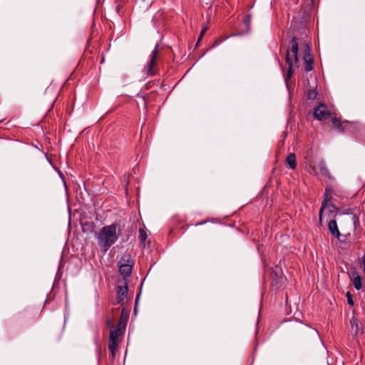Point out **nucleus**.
<instances>
[{
  "label": "nucleus",
  "mask_w": 365,
  "mask_h": 365,
  "mask_svg": "<svg viewBox=\"0 0 365 365\" xmlns=\"http://www.w3.org/2000/svg\"><path fill=\"white\" fill-rule=\"evenodd\" d=\"M123 226L115 222L103 227L97 235L98 245L102 252L106 253L113 245L121 235Z\"/></svg>",
  "instance_id": "obj_1"
},
{
  "label": "nucleus",
  "mask_w": 365,
  "mask_h": 365,
  "mask_svg": "<svg viewBox=\"0 0 365 365\" xmlns=\"http://www.w3.org/2000/svg\"><path fill=\"white\" fill-rule=\"evenodd\" d=\"M160 44L156 43L154 49L152 51L151 53L149 56V60L147 64L144 66L143 70V73L144 76H154L157 73L156 66H157V56L158 53V48Z\"/></svg>",
  "instance_id": "obj_2"
},
{
  "label": "nucleus",
  "mask_w": 365,
  "mask_h": 365,
  "mask_svg": "<svg viewBox=\"0 0 365 365\" xmlns=\"http://www.w3.org/2000/svg\"><path fill=\"white\" fill-rule=\"evenodd\" d=\"M120 329L116 327L110 331L108 340V349L110 352V358L114 360L115 357V351L118 346L119 336H120Z\"/></svg>",
  "instance_id": "obj_3"
},
{
  "label": "nucleus",
  "mask_w": 365,
  "mask_h": 365,
  "mask_svg": "<svg viewBox=\"0 0 365 365\" xmlns=\"http://www.w3.org/2000/svg\"><path fill=\"white\" fill-rule=\"evenodd\" d=\"M298 51L299 48L297 38L294 36L289 41V47L287 49L286 59L287 58L292 59L297 64L299 61Z\"/></svg>",
  "instance_id": "obj_4"
},
{
  "label": "nucleus",
  "mask_w": 365,
  "mask_h": 365,
  "mask_svg": "<svg viewBox=\"0 0 365 365\" xmlns=\"http://www.w3.org/2000/svg\"><path fill=\"white\" fill-rule=\"evenodd\" d=\"M330 116L327 106L324 103H319L314 110V117L318 120H323Z\"/></svg>",
  "instance_id": "obj_5"
},
{
  "label": "nucleus",
  "mask_w": 365,
  "mask_h": 365,
  "mask_svg": "<svg viewBox=\"0 0 365 365\" xmlns=\"http://www.w3.org/2000/svg\"><path fill=\"white\" fill-rule=\"evenodd\" d=\"M304 71L307 73L312 71L314 68V58H313V56L311 54V49L308 46V45H307V49L304 52Z\"/></svg>",
  "instance_id": "obj_6"
},
{
  "label": "nucleus",
  "mask_w": 365,
  "mask_h": 365,
  "mask_svg": "<svg viewBox=\"0 0 365 365\" xmlns=\"http://www.w3.org/2000/svg\"><path fill=\"white\" fill-rule=\"evenodd\" d=\"M117 289L116 304L121 303L127 297L128 281H123V284L118 285Z\"/></svg>",
  "instance_id": "obj_7"
},
{
  "label": "nucleus",
  "mask_w": 365,
  "mask_h": 365,
  "mask_svg": "<svg viewBox=\"0 0 365 365\" xmlns=\"http://www.w3.org/2000/svg\"><path fill=\"white\" fill-rule=\"evenodd\" d=\"M331 199V195L329 189L326 188L325 192L324 194V201L322 202L321 208L319 210V221L322 222V217L323 212L324 211L325 208L327 206V204H329V201Z\"/></svg>",
  "instance_id": "obj_8"
},
{
  "label": "nucleus",
  "mask_w": 365,
  "mask_h": 365,
  "mask_svg": "<svg viewBox=\"0 0 365 365\" xmlns=\"http://www.w3.org/2000/svg\"><path fill=\"white\" fill-rule=\"evenodd\" d=\"M119 268V272L123 276V281H128V279L130 277L132 273L133 267L130 264H118Z\"/></svg>",
  "instance_id": "obj_9"
},
{
  "label": "nucleus",
  "mask_w": 365,
  "mask_h": 365,
  "mask_svg": "<svg viewBox=\"0 0 365 365\" xmlns=\"http://www.w3.org/2000/svg\"><path fill=\"white\" fill-rule=\"evenodd\" d=\"M331 123L332 125L339 132L344 133L345 132V128L347 124H349L348 121H344L343 123L341 122V120L334 117L332 118L331 120Z\"/></svg>",
  "instance_id": "obj_10"
},
{
  "label": "nucleus",
  "mask_w": 365,
  "mask_h": 365,
  "mask_svg": "<svg viewBox=\"0 0 365 365\" xmlns=\"http://www.w3.org/2000/svg\"><path fill=\"white\" fill-rule=\"evenodd\" d=\"M130 264V267H133L134 265V260L131 256L130 254L128 252H125L121 255L120 259L118 262V264Z\"/></svg>",
  "instance_id": "obj_11"
},
{
  "label": "nucleus",
  "mask_w": 365,
  "mask_h": 365,
  "mask_svg": "<svg viewBox=\"0 0 365 365\" xmlns=\"http://www.w3.org/2000/svg\"><path fill=\"white\" fill-rule=\"evenodd\" d=\"M328 228L333 236L336 238H339L341 234L338 229L337 223L335 220L329 221L328 224Z\"/></svg>",
  "instance_id": "obj_12"
},
{
  "label": "nucleus",
  "mask_w": 365,
  "mask_h": 365,
  "mask_svg": "<svg viewBox=\"0 0 365 365\" xmlns=\"http://www.w3.org/2000/svg\"><path fill=\"white\" fill-rule=\"evenodd\" d=\"M286 63L289 65L288 71L286 73V74L284 75V80L287 83L289 79L293 75V73H294V71H293V66H294V63H294V61H293L292 59H289V58H287L286 59Z\"/></svg>",
  "instance_id": "obj_13"
},
{
  "label": "nucleus",
  "mask_w": 365,
  "mask_h": 365,
  "mask_svg": "<svg viewBox=\"0 0 365 365\" xmlns=\"http://www.w3.org/2000/svg\"><path fill=\"white\" fill-rule=\"evenodd\" d=\"M285 163L289 167V168H291L292 170H294L297 167L295 154L294 153L289 154L286 158Z\"/></svg>",
  "instance_id": "obj_14"
},
{
  "label": "nucleus",
  "mask_w": 365,
  "mask_h": 365,
  "mask_svg": "<svg viewBox=\"0 0 365 365\" xmlns=\"http://www.w3.org/2000/svg\"><path fill=\"white\" fill-rule=\"evenodd\" d=\"M318 168L319 169V171L320 173L325 177L328 178H331V175L329 173V170L326 165V163H324V161L322 160L320 162H319V164H318Z\"/></svg>",
  "instance_id": "obj_15"
},
{
  "label": "nucleus",
  "mask_w": 365,
  "mask_h": 365,
  "mask_svg": "<svg viewBox=\"0 0 365 365\" xmlns=\"http://www.w3.org/2000/svg\"><path fill=\"white\" fill-rule=\"evenodd\" d=\"M353 285L356 290H360L362 288L361 277L356 272L353 273Z\"/></svg>",
  "instance_id": "obj_16"
},
{
  "label": "nucleus",
  "mask_w": 365,
  "mask_h": 365,
  "mask_svg": "<svg viewBox=\"0 0 365 365\" xmlns=\"http://www.w3.org/2000/svg\"><path fill=\"white\" fill-rule=\"evenodd\" d=\"M299 331L304 334H308L309 335L316 336L318 334V332L316 329H314L309 327L302 324L299 328Z\"/></svg>",
  "instance_id": "obj_17"
},
{
  "label": "nucleus",
  "mask_w": 365,
  "mask_h": 365,
  "mask_svg": "<svg viewBox=\"0 0 365 365\" xmlns=\"http://www.w3.org/2000/svg\"><path fill=\"white\" fill-rule=\"evenodd\" d=\"M251 19H252V16H251V14H246L243 17L242 23L245 25V27L246 28L247 30L250 29V27L251 25Z\"/></svg>",
  "instance_id": "obj_18"
},
{
  "label": "nucleus",
  "mask_w": 365,
  "mask_h": 365,
  "mask_svg": "<svg viewBox=\"0 0 365 365\" xmlns=\"http://www.w3.org/2000/svg\"><path fill=\"white\" fill-rule=\"evenodd\" d=\"M148 238V235L143 228L139 230V240L140 242L145 245V242Z\"/></svg>",
  "instance_id": "obj_19"
},
{
  "label": "nucleus",
  "mask_w": 365,
  "mask_h": 365,
  "mask_svg": "<svg viewBox=\"0 0 365 365\" xmlns=\"http://www.w3.org/2000/svg\"><path fill=\"white\" fill-rule=\"evenodd\" d=\"M350 322L352 329H354V327H356L355 334H357L359 332V321L356 319L352 318Z\"/></svg>",
  "instance_id": "obj_20"
},
{
  "label": "nucleus",
  "mask_w": 365,
  "mask_h": 365,
  "mask_svg": "<svg viewBox=\"0 0 365 365\" xmlns=\"http://www.w3.org/2000/svg\"><path fill=\"white\" fill-rule=\"evenodd\" d=\"M317 96V92L316 90H309L307 93V98L310 100H314Z\"/></svg>",
  "instance_id": "obj_21"
},
{
  "label": "nucleus",
  "mask_w": 365,
  "mask_h": 365,
  "mask_svg": "<svg viewBox=\"0 0 365 365\" xmlns=\"http://www.w3.org/2000/svg\"><path fill=\"white\" fill-rule=\"evenodd\" d=\"M324 210H327L329 212L333 213L337 210V207L331 203L327 204V207Z\"/></svg>",
  "instance_id": "obj_22"
},
{
  "label": "nucleus",
  "mask_w": 365,
  "mask_h": 365,
  "mask_svg": "<svg viewBox=\"0 0 365 365\" xmlns=\"http://www.w3.org/2000/svg\"><path fill=\"white\" fill-rule=\"evenodd\" d=\"M346 296L347 297L348 304L351 306H353L354 304V302L352 299L351 294L348 292Z\"/></svg>",
  "instance_id": "obj_23"
},
{
  "label": "nucleus",
  "mask_w": 365,
  "mask_h": 365,
  "mask_svg": "<svg viewBox=\"0 0 365 365\" xmlns=\"http://www.w3.org/2000/svg\"><path fill=\"white\" fill-rule=\"evenodd\" d=\"M206 31H207V28H206V27H204V28L202 29L201 32H200V36H203V35H204V34L206 32Z\"/></svg>",
  "instance_id": "obj_24"
},
{
  "label": "nucleus",
  "mask_w": 365,
  "mask_h": 365,
  "mask_svg": "<svg viewBox=\"0 0 365 365\" xmlns=\"http://www.w3.org/2000/svg\"><path fill=\"white\" fill-rule=\"evenodd\" d=\"M107 325L111 327L112 326V322L110 320L107 322Z\"/></svg>",
  "instance_id": "obj_25"
},
{
  "label": "nucleus",
  "mask_w": 365,
  "mask_h": 365,
  "mask_svg": "<svg viewBox=\"0 0 365 365\" xmlns=\"http://www.w3.org/2000/svg\"><path fill=\"white\" fill-rule=\"evenodd\" d=\"M202 36H200H200H199V38H198V42H200V41L202 39Z\"/></svg>",
  "instance_id": "obj_26"
},
{
  "label": "nucleus",
  "mask_w": 365,
  "mask_h": 365,
  "mask_svg": "<svg viewBox=\"0 0 365 365\" xmlns=\"http://www.w3.org/2000/svg\"><path fill=\"white\" fill-rule=\"evenodd\" d=\"M202 36H200H200H199V38H198V42H200V41L202 39Z\"/></svg>",
  "instance_id": "obj_27"
},
{
  "label": "nucleus",
  "mask_w": 365,
  "mask_h": 365,
  "mask_svg": "<svg viewBox=\"0 0 365 365\" xmlns=\"http://www.w3.org/2000/svg\"><path fill=\"white\" fill-rule=\"evenodd\" d=\"M204 223H205L204 222H199V223H197L196 225H203Z\"/></svg>",
  "instance_id": "obj_28"
},
{
  "label": "nucleus",
  "mask_w": 365,
  "mask_h": 365,
  "mask_svg": "<svg viewBox=\"0 0 365 365\" xmlns=\"http://www.w3.org/2000/svg\"><path fill=\"white\" fill-rule=\"evenodd\" d=\"M312 173H314V174L317 173V172L315 171L314 168L312 169Z\"/></svg>",
  "instance_id": "obj_29"
},
{
  "label": "nucleus",
  "mask_w": 365,
  "mask_h": 365,
  "mask_svg": "<svg viewBox=\"0 0 365 365\" xmlns=\"http://www.w3.org/2000/svg\"><path fill=\"white\" fill-rule=\"evenodd\" d=\"M138 297H139V296H138L136 299H135V304L138 303Z\"/></svg>",
  "instance_id": "obj_30"
},
{
  "label": "nucleus",
  "mask_w": 365,
  "mask_h": 365,
  "mask_svg": "<svg viewBox=\"0 0 365 365\" xmlns=\"http://www.w3.org/2000/svg\"><path fill=\"white\" fill-rule=\"evenodd\" d=\"M363 271H364V273L365 274V267H363Z\"/></svg>",
  "instance_id": "obj_31"
}]
</instances>
